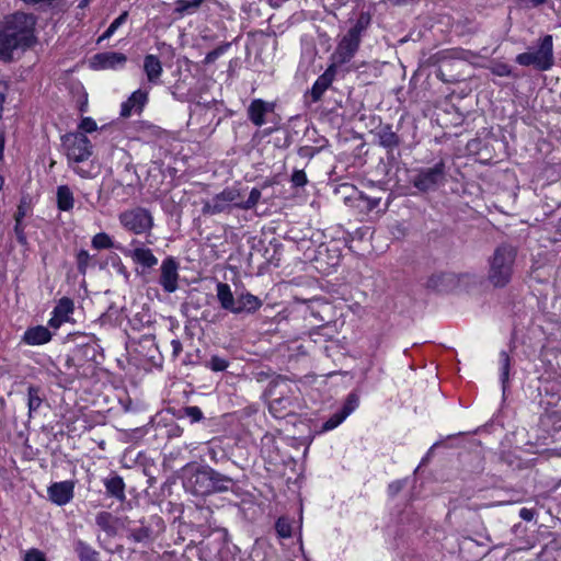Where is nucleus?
I'll return each mask as SVG.
<instances>
[{
	"label": "nucleus",
	"instance_id": "1",
	"mask_svg": "<svg viewBox=\"0 0 561 561\" xmlns=\"http://www.w3.org/2000/svg\"><path fill=\"white\" fill-rule=\"evenodd\" d=\"M36 18L18 11L0 22V59L11 61L15 54L30 48L35 42Z\"/></svg>",
	"mask_w": 561,
	"mask_h": 561
},
{
	"label": "nucleus",
	"instance_id": "2",
	"mask_svg": "<svg viewBox=\"0 0 561 561\" xmlns=\"http://www.w3.org/2000/svg\"><path fill=\"white\" fill-rule=\"evenodd\" d=\"M233 484L232 478L216 471L209 466L188 468L183 482L186 492L196 496L227 492L232 489Z\"/></svg>",
	"mask_w": 561,
	"mask_h": 561
},
{
	"label": "nucleus",
	"instance_id": "3",
	"mask_svg": "<svg viewBox=\"0 0 561 561\" xmlns=\"http://www.w3.org/2000/svg\"><path fill=\"white\" fill-rule=\"evenodd\" d=\"M61 145L68 159L69 167L79 176L88 179L94 176L93 167L88 169L80 163L85 162L93 152L91 141L83 133H69L61 137Z\"/></svg>",
	"mask_w": 561,
	"mask_h": 561
},
{
	"label": "nucleus",
	"instance_id": "4",
	"mask_svg": "<svg viewBox=\"0 0 561 561\" xmlns=\"http://www.w3.org/2000/svg\"><path fill=\"white\" fill-rule=\"evenodd\" d=\"M517 249L508 243L495 248L489 259L488 280L494 287L503 288L512 279Z\"/></svg>",
	"mask_w": 561,
	"mask_h": 561
},
{
	"label": "nucleus",
	"instance_id": "5",
	"mask_svg": "<svg viewBox=\"0 0 561 561\" xmlns=\"http://www.w3.org/2000/svg\"><path fill=\"white\" fill-rule=\"evenodd\" d=\"M216 297L220 307L233 314H253L263 305V301L249 291H242L234 297L227 283L216 285Z\"/></svg>",
	"mask_w": 561,
	"mask_h": 561
},
{
	"label": "nucleus",
	"instance_id": "6",
	"mask_svg": "<svg viewBox=\"0 0 561 561\" xmlns=\"http://www.w3.org/2000/svg\"><path fill=\"white\" fill-rule=\"evenodd\" d=\"M515 60L520 66H533L540 71L549 70L554 64L552 36H543L536 50L518 54Z\"/></svg>",
	"mask_w": 561,
	"mask_h": 561
},
{
	"label": "nucleus",
	"instance_id": "7",
	"mask_svg": "<svg viewBox=\"0 0 561 561\" xmlns=\"http://www.w3.org/2000/svg\"><path fill=\"white\" fill-rule=\"evenodd\" d=\"M446 181V164L439 160L432 167L419 168L412 179V184L420 192L426 193L437 190Z\"/></svg>",
	"mask_w": 561,
	"mask_h": 561
},
{
	"label": "nucleus",
	"instance_id": "8",
	"mask_svg": "<svg viewBox=\"0 0 561 561\" xmlns=\"http://www.w3.org/2000/svg\"><path fill=\"white\" fill-rule=\"evenodd\" d=\"M238 199H240V191L236 187H226L211 199L203 202L202 213L208 216L230 213L232 208H238Z\"/></svg>",
	"mask_w": 561,
	"mask_h": 561
},
{
	"label": "nucleus",
	"instance_id": "9",
	"mask_svg": "<svg viewBox=\"0 0 561 561\" xmlns=\"http://www.w3.org/2000/svg\"><path fill=\"white\" fill-rule=\"evenodd\" d=\"M121 225L135 234L149 232L153 227V217L151 213L144 207H136L123 211L119 217Z\"/></svg>",
	"mask_w": 561,
	"mask_h": 561
},
{
	"label": "nucleus",
	"instance_id": "10",
	"mask_svg": "<svg viewBox=\"0 0 561 561\" xmlns=\"http://www.w3.org/2000/svg\"><path fill=\"white\" fill-rule=\"evenodd\" d=\"M358 394L355 392H351L346 397L343 407L322 424L320 433L329 432L336 428L351 413H353L358 408Z\"/></svg>",
	"mask_w": 561,
	"mask_h": 561
},
{
	"label": "nucleus",
	"instance_id": "11",
	"mask_svg": "<svg viewBox=\"0 0 561 561\" xmlns=\"http://www.w3.org/2000/svg\"><path fill=\"white\" fill-rule=\"evenodd\" d=\"M179 263L173 256L165 257L160 265L159 284L165 293L176 291L179 285Z\"/></svg>",
	"mask_w": 561,
	"mask_h": 561
},
{
	"label": "nucleus",
	"instance_id": "12",
	"mask_svg": "<svg viewBox=\"0 0 561 561\" xmlns=\"http://www.w3.org/2000/svg\"><path fill=\"white\" fill-rule=\"evenodd\" d=\"M360 41L345 34L332 55L333 66L347 64L359 48Z\"/></svg>",
	"mask_w": 561,
	"mask_h": 561
},
{
	"label": "nucleus",
	"instance_id": "13",
	"mask_svg": "<svg viewBox=\"0 0 561 561\" xmlns=\"http://www.w3.org/2000/svg\"><path fill=\"white\" fill-rule=\"evenodd\" d=\"M127 61V57L118 51H105L94 55L90 65L93 69H117L123 68Z\"/></svg>",
	"mask_w": 561,
	"mask_h": 561
},
{
	"label": "nucleus",
	"instance_id": "14",
	"mask_svg": "<svg viewBox=\"0 0 561 561\" xmlns=\"http://www.w3.org/2000/svg\"><path fill=\"white\" fill-rule=\"evenodd\" d=\"M47 493L54 504L66 505L73 499L75 483L68 480L55 482L48 488Z\"/></svg>",
	"mask_w": 561,
	"mask_h": 561
},
{
	"label": "nucleus",
	"instance_id": "15",
	"mask_svg": "<svg viewBox=\"0 0 561 561\" xmlns=\"http://www.w3.org/2000/svg\"><path fill=\"white\" fill-rule=\"evenodd\" d=\"M148 102V91L138 89L131 93V95L122 103L121 116L130 117L133 114H140Z\"/></svg>",
	"mask_w": 561,
	"mask_h": 561
},
{
	"label": "nucleus",
	"instance_id": "16",
	"mask_svg": "<svg viewBox=\"0 0 561 561\" xmlns=\"http://www.w3.org/2000/svg\"><path fill=\"white\" fill-rule=\"evenodd\" d=\"M375 136L377 137L379 146L385 148L388 154L392 153L396 149H398L401 144L400 137L392 129V126L389 124L380 125L376 129Z\"/></svg>",
	"mask_w": 561,
	"mask_h": 561
},
{
	"label": "nucleus",
	"instance_id": "17",
	"mask_svg": "<svg viewBox=\"0 0 561 561\" xmlns=\"http://www.w3.org/2000/svg\"><path fill=\"white\" fill-rule=\"evenodd\" d=\"M131 245L136 247L128 252V255L136 264L141 265L144 268H152L158 264V259L149 248L140 245V242L137 240H134Z\"/></svg>",
	"mask_w": 561,
	"mask_h": 561
},
{
	"label": "nucleus",
	"instance_id": "18",
	"mask_svg": "<svg viewBox=\"0 0 561 561\" xmlns=\"http://www.w3.org/2000/svg\"><path fill=\"white\" fill-rule=\"evenodd\" d=\"M51 337L53 333L48 328L44 325H35L26 329L21 342L26 345L37 346L50 342Z\"/></svg>",
	"mask_w": 561,
	"mask_h": 561
},
{
	"label": "nucleus",
	"instance_id": "19",
	"mask_svg": "<svg viewBox=\"0 0 561 561\" xmlns=\"http://www.w3.org/2000/svg\"><path fill=\"white\" fill-rule=\"evenodd\" d=\"M273 111V104L261 99H255L248 107L249 119L257 127L265 124V114Z\"/></svg>",
	"mask_w": 561,
	"mask_h": 561
},
{
	"label": "nucleus",
	"instance_id": "20",
	"mask_svg": "<svg viewBox=\"0 0 561 561\" xmlns=\"http://www.w3.org/2000/svg\"><path fill=\"white\" fill-rule=\"evenodd\" d=\"M103 484L107 495L116 499L119 502H124L126 500V485L124 479L121 476L117 473H112L110 477L103 479Z\"/></svg>",
	"mask_w": 561,
	"mask_h": 561
},
{
	"label": "nucleus",
	"instance_id": "21",
	"mask_svg": "<svg viewBox=\"0 0 561 561\" xmlns=\"http://www.w3.org/2000/svg\"><path fill=\"white\" fill-rule=\"evenodd\" d=\"M334 79L333 66L329 67L313 83L310 95L313 102L320 101L323 93L332 84Z\"/></svg>",
	"mask_w": 561,
	"mask_h": 561
},
{
	"label": "nucleus",
	"instance_id": "22",
	"mask_svg": "<svg viewBox=\"0 0 561 561\" xmlns=\"http://www.w3.org/2000/svg\"><path fill=\"white\" fill-rule=\"evenodd\" d=\"M144 71L151 83H157L162 75V65L154 55H147L144 59Z\"/></svg>",
	"mask_w": 561,
	"mask_h": 561
},
{
	"label": "nucleus",
	"instance_id": "23",
	"mask_svg": "<svg viewBox=\"0 0 561 561\" xmlns=\"http://www.w3.org/2000/svg\"><path fill=\"white\" fill-rule=\"evenodd\" d=\"M57 208L60 211H70L75 206L73 193L68 185H59L56 191Z\"/></svg>",
	"mask_w": 561,
	"mask_h": 561
},
{
	"label": "nucleus",
	"instance_id": "24",
	"mask_svg": "<svg viewBox=\"0 0 561 561\" xmlns=\"http://www.w3.org/2000/svg\"><path fill=\"white\" fill-rule=\"evenodd\" d=\"M44 400L45 393L41 387L34 385L27 387L26 402L30 417L37 412Z\"/></svg>",
	"mask_w": 561,
	"mask_h": 561
},
{
	"label": "nucleus",
	"instance_id": "25",
	"mask_svg": "<svg viewBox=\"0 0 561 561\" xmlns=\"http://www.w3.org/2000/svg\"><path fill=\"white\" fill-rule=\"evenodd\" d=\"M117 518L112 513L102 511L95 516V524L108 536H115L117 533Z\"/></svg>",
	"mask_w": 561,
	"mask_h": 561
},
{
	"label": "nucleus",
	"instance_id": "26",
	"mask_svg": "<svg viewBox=\"0 0 561 561\" xmlns=\"http://www.w3.org/2000/svg\"><path fill=\"white\" fill-rule=\"evenodd\" d=\"M127 537L134 542L145 545L151 543L156 539L152 528L145 525L138 528H130Z\"/></svg>",
	"mask_w": 561,
	"mask_h": 561
},
{
	"label": "nucleus",
	"instance_id": "27",
	"mask_svg": "<svg viewBox=\"0 0 561 561\" xmlns=\"http://www.w3.org/2000/svg\"><path fill=\"white\" fill-rule=\"evenodd\" d=\"M80 561H100V553L85 541L78 539L73 547Z\"/></svg>",
	"mask_w": 561,
	"mask_h": 561
},
{
	"label": "nucleus",
	"instance_id": "28",
	"mask_svg": "<svg viewBox=\"0 0 561 561\" xmlns=\"http://www.w3.org/2000/svg\"><path fill=\"white\" fill-rule=\"evenodd\" d=\"M205 0H176L174 2V13L182 18L185 14L196 12Z\"/></svg>",
	"mask_w": 561,
	"mask_h": 561
},
{
	"label": "nucleus",
	"instance_id": "29",
	"mask_svg": "<svg viewBox=\"0 0 561 561\" xmlns=\"http://www.w3.org/2000/svg\"><path fill=\"white\" fill-rule=\"evenodd\" d=\"M369 23L370 16L367 13H360L355 24L347 31L346 34L360 41L362 34L368 27Z\"/></svg>",
	"mask_w": 561,
	"mask_h": 561
},
{
	"label": "nucleus",
	"instance_id": "30",
	"mask_svg": "<svg viewBox=\"0 0 561 561\" xmlns=\"http://www.w3.org/2000/svg\"><path fill=\"white\" fill-rule=\"evenodd\" d=\"M500 365V380L502 382L503 391H505L506 383L508 382L511 358L505 351H502L499 355Z\"/></svg>",
	"mask_w": 561,
	"mask_h": 561
},
{
	"label": "nucleus",
	"instance_id": "31",
	"mask_svg": "<svg viewBox=\"0 0 561 561\" xmlns=\"http://www.w3.org/2000/svg\"><path fill=\"white\" fill-rule=\"evenodd\" d=\"M73 312V302L70 298H61L53 310L61 320L68 321L70 314Z\"/></svg>",
	"mask_w": 561,
	"mask_h": 561
},
{
	"label": "nucleus",
	"instance_id": "32",
	"mask_svg": "<svg viewBox=\"0 0 561 561\" xmlns=\"http://www.w3.org/2000/svg\"><path fill=\"white\" fill-rule=\"evenodd\" d=\"M229 365V359L218 354L211 355L210 358L204 363V366L214 373L225 371Z\"/></svg>",
	"mask_w": 561,
	"mask_h": 561
},
{
	"label": "nucleus",
	"instance_id": "33",
	"mask_svg": "<svg viewBox=\"0 0 561 561\" xmlns=\"http://www.w3.org/2000/svg\"><path fill=\"white\" fill-rule=\"evenodd\" d=\"M290 405V399L289 398H285V397H282V398H277V399H273L271 402H270V412L275 416V417H284L285 416V413H283L288 407Z\"/></svg>",
	"mask_w": 561,
	"mask_h": 561
},
{
	"label": "nucleus",
	"instance_id": "34",
	"mask_svg": "<svg viewBox=\"0 0 561 561\" xmlns=\"http://www.w3.org/2000/svg\"><path fill=\"white\" fill-rule=\"evenodd\" d=\"M261 198V191L256 187H253L249 194L247 201L238 199V208L239 209H252L256 206Z\"/></svg>",
	"mask_w": 561,
	"mask_h": 561
},
{
	"label": "nucleus",
	"instance_id": "35",
	"mask_svg": "<svg viewBox=\"0 0 561 561\" xmlns=\"http://www.w3.org/2000/svg\"><path fill=\"white\" fill-rule=\"evenodd\" d=\"M128 18V12L124 11L119 14L107 27V30L102 34V36L99 38V42L110 38L117 30L121 27Z\"/></svg>",
	"mask_w": 561,
	"mask_h": 561
},
{
	"label": "nucleus",
	"instance_id": "36",
	"mask_svg": "<svg viewBox=\"0 0 561 561\" xmlns=\"http://www.w3.org/2000/svg\"><path fill=\"white\" fill-rule=\"evenodd\" d=\"M275 529L277 535L280 538H290L293 534V525L291 522L287 517H279L276 520Z\"/></svg>",
	"mask_w": 561,
	"mask_h": 561
},
{
	"label": "nucleus",
	"instance_id": "37",
	"mask_svg": "<svg viewBox=\"0 0 561 561\" xmlns=\"http://www.w3.org/2000/svg\"><path fill=\"white\" fill-rule=\"evenodd\" d=\"M92 247L96 250L110 249L113 247L111 237L105 232H99L92 238Z\"/></svg>",
	"mask_w": 561,
	"mask_h": 561
},
{
	"label": "nucleus",
	"instance_id": "38",
	"mask_svg": "<svg viewBox=\"0 0 561 561\" xmlns=\"http://www.w3.org/2000/svg\"><path fill=\"white\" fill-rule=\"evenodd\" d=\"M230 46V43H222L205 56L204 64L209 65L215 62L220 56L228 51Z\"/></svg>",
	"mask_w": 561,
	"mask_h": 561
},
{
	"label": "nucleus",
	"instance_id": "39",
	"mask_svg": "<svg viewBox=\"0 0 561 561\" xmlns=\"http://www.w3.org/2000/svg\"><path fill=\"white\" fill-rule=\"evenodd\" d=\"M490 70L493 75L499 77H512L513 69L508 64L496 61L490 67Z\"/></svg>",
	"mask_w": 561,
	"mask_h": 561
},
{
	"label": "nucleus",
	"instance_id": "40",
	"mask_svg": "<svg viewBox=\"0 0 561 561\" xmlns=\"http://www.w3.org/2000/svg\"><path fill=\"white\" fill-rule=\"evenodd\" d=\"M91 256L87 250H80L77 253V267L81 274H85Z\"/></svg>",
	"mask_w": 561,
	"mask_h": 561
},
{
	"label": "nucleus",
	"instance_id": "41",
	"mask_svg": "<svg viewBox=\"0 0 561 561\" xmlns=\"http://www.w3.org/2000/svg\"><path fill=\"white\" fill-rule=\"evenodd\" d=\"M293 186L301 187L305 186L308 182L307 175L304 170H295L291 174L290 179Z\"/></svg>",
	"mask_w": 561,
	"mask_h": 561
},
{
	"label": "nucleus",
	"instance_id": "42",
	"mask_svg": "<svg viewBox=\"0 0 561 561\" xmlns=\"http://www.w3.org/2000/svg\"><path fill=\"white\" fill-rule=\"evenodd\" d=\"M184 414L190 417L193 423L199 422L203 419L202 410L195 405L184 408Z\"/></svg>",
	"mask_w": 561,
	"mask_h": 561
},
{
	"label": "nucleus",
	"instance_id": "43",
	"mask_svg": "<svg viewBox=\"0 0 561 561\" xmlns=\"http://www.w3.org/2000/svg\"><path fill=\"white\" fill-rule=\"evenodd\" d=\"M24 229H25V226H24L23 221H20V220L15 221L14 233H15L18 242L23 245L26 244V242H27V238L24 232Z\"/></svg>",
	"mask_w": 561,
	"mask_h": 561
},
{
	"label": "nucleus",
	"instance_id": "44",
	"mask_svg": "<svg viewBox=\"0 0 561 561\" xmlns=\"http://www.w3.org/2000/svg\"><path fill=\"white\" fill-rule=\"evenodd\" d=\"M79 128L82 130V133H92L94 130H96L98 126H96V123L93 118L91 117H84L80 125H79Z\"/></svg>",
	"mask_w": 561,
	"mask_h": 561
},
{
	"label": "nucleus",
	"instance_id": "45",
	"mask_svg": "<svg viewBox=\"0 0 561 561\" xmlns=\"http://www.w3.org/2000/svg\"><path fill=\"white\" fill-rule=\"evenodd\" d=\"M24 561H47L44 552L38 549H30L24 558Z\"/></svg>",
	"mask_w": 561,
	"mask_h": 561
},
{
	"label": "nucleus",
	"instance_id": "46",
	"mask_svg": "<svg viewBox=\"0 0 561 561\" xmlns=\"http://www.w3.org/2000/svg\"><path fill=\"white\" fill-rule=\"evenodd\" d=\"M319 152V148L312 146H302L298 149L301 158L312 159Z\"/></svg>",
	"mask_w": 561,
	"mask_h": 561
},
{
	"label": "nucleus",
	"instance_id": "47",
	"mask_svg": "<svg viewBox=\"0 0 561 561\" xmlns=\"http://www.w3.org/2000/svg\"><path fill=\"white\" fill-rule=\"evenodd\" d=\"M403 485H404V481H402V480L393 481L388 485V493L391 496H394L403 489Z\"/></svg>",
	"mask_w": 561,
	"mask_h": 561
},
{
	"label": "nucleus",
	"instance_id": "48",
	"mask_svg": "<svg viewBox=\"0 0 561 561\" xmlns=\"http://www.w3.org/2000/svg\"><path fill=\"white\" fill-rule=\"evenodd\" d=\"M535 516H536V511L534 508L523 507L519 511V517L523 520L531 522L535 518Z\"/></svg>",
	"mask_w": 561,
	"mask_h": 561
},
{
	"label": "nucleus",
	"instance_id": "49",
	"mask_svg": "<svg viewBox=\"0 0 561 561\" xmlns=\"http://www.w3.org/2000/svg\"><path fill=\"white\" fill-rule=\"evenodd\" d=\"M26 213H27V207L24 205V204H20L18 206V210L14 215V220L15 221H23L24 217L26 216Z\"/></svg>",
	"mask_w": 561,
	"mask_h": 561
},
{
	"label": "nucleus",
	"instance_id": "50",
	"mask_svg": "<svg viewBox=\"0 0 561 561\" xmlns=\"http://www.w3.org/2000/svg\"><path fill=\"white\" fill-rule=\"evenodd\" d=\"M171 347H172V354L173 356L178 357L182 352V343L180 340H172L171 341Z\"/></svg>",
	"mask_w": 561,
	"mask_h": 561
},
{
	"label": "nucleus",
	"instance_id": "51",
	"mask_svg": "<svg viewBox=\"0 0 561 561\" xmlns=\"http://www.w3.org/2000/svg\"><path fill=\"white\" fill-rule=\"evenodd\" d=\"M64 322H66V321L61 320V318H59L55 313H53V317L48 321V325L54 329H58Z\"/></svg>",
	"mask_w": 561,
	"mask_h": 561
},
{
	"label": "nucleus",
	"instance_id": "52",
	"mask_svg": "<svg viewBox=\"0 0 561 561\" xmlns=\"http://www.w3.org/2000/svg\"><path fill=\"white\" fill-rule=\"evenodd\" d=\"M388 1L393 7H404L408 4L416 3L420 0H388Z\"/></svg>",
	"mask_w": 561,
	"mask_h": 561
},
{
	"label": "nucleus",
	"instance_id": "53",
	"mask_svg": "<svg viewBox=\"0 0 561 561\" xmlns=\"http://www.w3.org/2000/svg\"><path fill=\"white\" fill-rule=\"evenodd\" d=\"M366 201L368 210H373L374 208H376L380 202L379 198H366Z\"/></svg>",
	"mask_w": 561,
	"mask_h": 561
},
{
	"label": "nucleus",
	"instance_id": "54",
	"mask_svg": "<svg viewBox=\"0 0 561 561\" xmlns=\"http://www.w3.org/2000/svg\"><path fill=\"white\" fill-rule=\"evenodd\" d=\"M28 5L49 4L53 0H23Z\"/></svg>",
	"mask_w": 561,
	"mask_h": 561
},
{
	"label": "nucleus",
	"instance_id": "55",
	"mask_svg": "<svg viewBox=\"0 0 561 561\" xmlns=\"http://www.w3.org/2000/svg\"><path fill=\"white\" fill-rule=\"evenodd\" d=\"M3 147H4V139L0 135V159L2 158V154H3ZM2 185H3V179L0 176V190L2 188Z\"/></svg>",
	"mask_w": 561,
	"mask_h": 561
},
{
	"label": "nucleus",
	"instance_id": "56",
	"mask_svg": "<svg viewBox=\"0 0 561 561\" xmlns=\"http://www.w3.org/2000/svg\"><path fill=\"white\" fill-rule=\"evenodd\" d=\"M73 360H75V358H73L72 356L67 355V356H66V358H65V366H66L67 368L72 367V366L75 365V364H73Z\"/></svg>",
	"mask_w": 561,
	"mask_h": 561
},
{
	"label": "nucleus",
	"instance_id": "57",
	"mask_svg": "<svg viewBox=\"0 0 561 561\" xmlns=\"http://www.w3.org/2000/svg\"><path fill=\"white\" fill-rule=\"evenodd\" d=\"M440 276H437V275H433L428 282H427V286L428 287H435L436 286V282L437 279L439 278Z\"/></svg>",
	"mask_w": 561,
	"mask_h": 561
},
{
	"label": "nucleus",
	"instance_id": "58",
	"mask_svg": "<svg viewBox=\"0 0 561 561\" xmlns=\"http://www.w3.org/2000/svg\"><path fill=\"white\" fill-rule=\"evenodd\" d=\"M526 1L529 2L533 7H537L545 2V0H526Z\"/></svg>",
	"mask_w": 561,
	"mask_h": 561
},
{
	"label": "nucleus",
	"instance_id": "59",
	"mask_svg": "<svg viewBox=\"0 0 561 561\" xmlns=\"http://www.w3.org/2000/svg\"><path fill=\"white\" fill-rule=\"evenodd\" d=\"M83 348H84L85 352H88L89 350H93L91 346H88V345L84 346Z\"/></svg>",
	"mask_w": 561,
	"mask_h": 561
}]
</instances>
